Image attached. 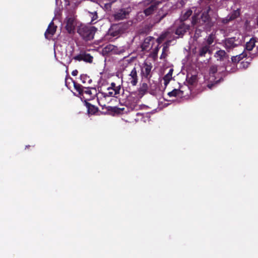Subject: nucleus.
<instances>
[{
  "mask_svg": "<svg viewBox=\"0 0 258 258\" xmlns=\"http://www.w3.org/2000/svg\"><path fill=\"white\" fill-rule=\"evenodd\" d=\"M210 11L211 8L208 7L207 10L202 13L200 19L197 18V15L194 16L192 20V25L202 27L204 29L207 30H210L215 23L210 19L209 13Z\"/></svg>",
  "mask_w": 258,
  "mask_h": 258,
  "instance_id": "obj_1",
  "label": "nucleus"
},
{
  "mask_svg": "<svg viewBox=\"0 0 258 258\" xmlns=\"http://www.w3.org/2000/svg\"><path fill=\"white\" fill-rule=\"evenodd\" d=\"M221 76L217 73V69L216 66H213L210 69L209 74L205 77L206 81H208V87L211 89L215 84L219 83L221 79Z\"/></svg>",
  "mask_w": 258,
  "mask_h": 258,
  "instance_id": "obj_2",
  "label": "nucleus"
},
{
  "mask_svg": "<svg viewBox=\"0 0 258 258\" xmlns=\"http://www.w3.org/2000/svg\"><path fill=\"white\" fill-rule=\"evenodd\" d=\"M243 37L239 35L238 36H234L225 39L223 42V45L227 51H230L234 47L241 44L242 42Z\"/></svg>",
  "mask_w": 258,
  "mask_h": 258,
  "instance_id": "obj_3",
  "label": "nucleus"
},
{
  "mask_svg": "<svg viewBox=\"0 0 258 258\" xmlns=\"http://www.w3.org/2000/svg\"><path fill=\"white\" fill-rule=\"evenodd\" d=\"M97 29L94 26H84L78 30L80 35L86 40H90L94 38Z\"/></svg>",
  "mask_w": 258,
  "mask_h": 258,
  "instance_id": "obj_4",
  "label": "nucleus"
},
{
  "mask_svg": "<svg viewBox=\"0 0 258 258\" xmlns=\"http://www.w3.org/2000/svg\"><path fill=\"white\" fill-rule=\"evenodd\" d=\"M66 29L69 33L74 32L76 26V22L74 13H69L65 20Z\"/></svg>",
  "mask_w": 258,
  "mask_h": 258,
  "instance_id": "obj_5",
  "label": "nucleus"
},
{
  "mask_svg": "<svg viewBox=\"0 0 258 258\" xmlns=\"http://www.w3.org/2000/svg\"><path fill=\"white\" fill-rule=\"evenodd\" d=\"M138 76L137 75V71L135 68H134L130 74L125 78V81L128 85H131L133 86L137 85L138 82Z\"/></svg>",
  "mask_w": 258,
  "mask_h": 258,
  "instance_id": "obj_6",
  "label": "nucleus"
},
{
  "mask_svg": "<svg viewBox=\"0 0 258 258\" xmlns=\"http://www.w3.org/2000/svg\"><path fill=\"white\" fill-rule=\"evenodd\" d=\"M152 66L150 63L145 62L141 66V75L142 77L149 79L151 77Z\"/></svg>",
  "mask_w": 258,
  "mask_h": 258,
  "instance_id": "obj_7",
  "label": "nucleus"
},
{
  "mask_svg": "<svg viewBox=\"0 0 258 258\" xmlns=\"http://www.w3.org/2000/svg\"><path fill=\"white\" fill-rule=\"evenodd\" d=\"M120 85L116 86L114 83H112L110 87L107 88V92L105 93V96L107 97H116L117 95L120 93Z\"/></svg>",
  "mask_w": 258,
  "mask_h": 258,
  "instance_id": "obj_8",
  "label": "nucleus"
},
{
  "mask_svg": "<svg viewBox=\"0 0 258 258\" xmlns=\"http://www.w3.org/2000/svg\"><path fill=\"white\" fill-rule=\"evenodd\" d=\"M74 59L78 61L83 60L85 62L91 63L93 61V57L89 53H82L75 56Z\"/></svg>",
  "mask_w": 258,
  "mask_h": 258,
  "instance_id": "obj_9",
  "label": "nucleus"
},
{
  "mask_svg": "<svg viewBox=\"0 0 258 258\" xmlns=\"http://www.w3.org/2000/svg\"><path fill=\"white\" fill-rule=\"evenodd\" d=\"M148 2H150L152 4L148 8L144 10V13L146 16L151 15L156 8L157 5L161 3V1L159 0L157 1L155 0H148Z\"/></svg>",
  "mask_w": 258,
  "mask_h": 258,
  "instance_id": "obj_10",
  "label": "nucleus"
},
{
  "mask_svg": "<svg viewBox=\"0 0 258 258\" xmlns=\"http://www.w3.org/2000/svg\"><path fill=\"white\" fill-rule=\"evenodd\" d=\"M198 53L199 56H205L207 53L211 54L212 50L209 45L202 43L199 47Z\"/></svg>",
  "mask_w": 258,
  "mask_h": 258,
  "instance_id": "obj_11",
  "label": "nucleus"
},
{
  "mask_svg": "<svg viewBox=\"0 0 258 258\" xmlns=\"http://www.w3.org/2000/svg\"><path fill=\"white\" fill-rule=\"evenodd\" d=\"M154 41V38L152 37L149 36L144 39V41L141 45V47L143 50H147L151 48L152 44Z\"/></svg>",
  "mask_w": 258,
  "mask_h": 258,
  "instance_id": "obj_12",
  "label": "nucleus"
},
{
  "mask_svg": "<svg viewBox=\"0 0 258 258\" xmlns=\"http://www.w3.org/2000/svg\"><path fill=\"white\" fill-rule=\"evenodd\" d=\"M56 27L54 26L53 21L49 24L47 29L45 33V36L47 39H50L56 31Z\"/></svg>",
  "mask_w": 258,
  "mask_h": 258,
  "instance_id": "obj_13",
  "label": "nucleus"
},
{
  "mask_svg": "<svg viewBox=\"0 0 258 258\" xmlns=\"http://www.w3.org/2000/svg\"><path fill=\"white\" fill-rule=\"evenodd\" d=\"M173 36V30L172 28L169 29L166 32L163 33L159 38L156 39L158 44H160L165 38H171Z\"/></svg>",
  "mask_w": 258,
  "mask_h": 258,
  "instance_id": "obj_14",
  "label": "nucleus"
},
{
  "mask_svg": "<svg viewBox=\"0 0 258 258\" xmlns=\"http://www.w3.org/2000/svg\"><path fill=\"white\" fill-rule=\"evenodd\" d=\"M189 26L184 23H181L178 27L176 29L175 34L178 36H182L188 29Z\"/></svg>",
  "mask_w": 258,
  "mask_h": 258,
  "instance_id": "obj_15",
  "label": "nucleus"
},
{
  "mask_svg": "<svg viewBox=\"0 0 258 258\" xmlns=\"http://www.w3.org/2000/svg\"><path fill=\"white\" fill-rule=\"evenodd\" d=\"M240 15L239 10L237 9L236 10L234 11L230 15L228 16L226 18L223 20V23H227L228 22L232 20L237 17H238Z\"/></svg>",
  "mask_w": 258,
  "mask_h": 258,
  "instance_id": "obj_16",
  "label": "nucleus"
},
{
  "mask_svg": "<svg viewBox=\"0 0 258 258\" xmlns=\"http://www.w3.org/2000/svg\"><path fill=\"white\" fill-rule=\"evenodd\" d=\"M103 52L104 53H107L109 52H111L114 54L118 53L117 47L111 44H109L105 46L103 48Z\"/></svg>",
  "mask_w": 258,
  "mask_h": 258,
  "instance_id": "obj_17",
  "label": "nucleus"
},
{
  "mask_svg": "<svg viewBox=\"0 0 258 258\" xmlns=\"http://www.w3.org/2000/svg\"><path fill=\"white\" fill-rule=\"evenodd\" d=\"M215 38V35L212 33L205 38V41L203 43L209 45V46L211 47V45L214 43Z\"/></svg>",
  "mask_w": 258,
  "mask_h": 258,
  "instance_id": "obj_18",
  "label": "nucleus"
},
{
  "mask_svg": "<svg viewBox=\"0 0 258 258\" xmlns=\"http://www.w3.org/2000/svg\"><path fill=\"white\" fill-rule=\"evenodd\" d=\"M167 95L170 97L177 96L180 97L183 95V91L175 89L172 91L168 92Z\"/></svg>",
  "mask_w": 258,
  "mask_h": 258,
  "instance_id": "obj_19",
  "label": "nucleus"
},
{
  "mask_svg": "<svg viewBox=\"0 0 258 258\" xmlns=\"http://www.w3.org/2000/svg\"><path fill=\"white\" fill-rule=\"evenodd\" d=\"M256 42L254 38H251L248 42H247L245 45V49L247 51H250L255 45Z\"/></svg>",
  "mask_w": 258,
  "mask_h": 258,
  "instance_id": "obj_20",
  "label": "nucleus"
},
{
  "mask_svg": "<svg viewBox=\"0 0 258 258\" xmlns=\"http://www.w3.org/2000/svg\"><path fill=\"white\" fill-rule=\"evenodd\" d=\"M226 53L223 50H219L217 51L215 54V57L217 60H223L226 56Z\"/></svg>",
  "mask_w": 258,
  "mask_h": 258,
  "instance_id": "obj_21",
  "label": "nucleus"
},
{
  "mask_svg": "<svg viewBox=\"0 0 258 258\" xmlns=\"http://www.w3.org/2000/svg\"><path fill=\"white\" fill-rule=\"evenodd\" d=\"M246 55H247V54H246V52L244 51L243 53H242L239 55L232 57L231 60H232V62H233L234 63H236V62H238V61H239L241 59H242L243 57H245Z\"/></svg>",
  "mask_w": 258,
  "mask_h": 258,
  "instance_id": "obj_22",
  "label": "nucleus"
},
{
  "mask_svg": "<svg viewBox=\"0 0 258 258\" xmlns=\"http://www.w3.org/2000/svg\"><path fill=\"white\" fill-rule=\"evenodd\" d=\"M137 115L138 116V120L141 119L144 122L149 121V114L148 113L145 114L138 113Z\"/></svg>",
  "mask_w": 258,
  "mask_h": 258,
  "instance_id": "obj_23",
  "label": "nucleus"
},
{
  "mask_svg": "<svg viewBox=\"0 0 258 258\" xmlns=\"http://www.w3.org/2000/svg\"><path fill=\"white\" fill-rule=\"evenodd\" d=\"M65 1L67 5L71 6L74 8L77 7L82 2V0H72L71 2L69 0H65Z\"/></svg>",
  "mask_w": 258,
  "mask_h": 258,
  "instance_id": "obj_24",
  "label": "nucleus"
},
{
  "mask_svg": "<svg viewBox=\"0 0 258 258\" xmlns=\"http://www.w3.org/2000/svg\"><path fill=\"white\" fill-rule=\"evenodd\" d=\"M80 78L82 83L83 84H90L92 82V80L87 75H81Z\"/></svg>",
  "mask_w": 258,
  "mask_h": 258,
  "instance_id": "obj_25",
  "label": "nucleus"
},
{
  "mask_svg": "<svg viewBox=\"0 0 258 258\" xmlns=\"http://www.w3.org/2000/svg\"><path fill=\"white\" fill-rule=\"evenodd\" d=\"M192 13V11L190 9H188L185 11L181 17V21H184L187 19Z\"/></svg>",
  "mask_w": 258,
  "mask_h": 258,
  "instance_id": "obj_26",
  "label": "nucleus"
},
{
  "mask_svg": "<svg viewBox=\"0 0 258 258\" xmlns=\"http://www.w3.org/2000/svg\"><path fill=\"white\" fill-rule=\"evenodd\" d=\"M89 16L91 19V23L92 24H95L96 23V20L98 18V16L96 12H94L93 13H89Z\"/></svg>",
  "mask_w": 258,
  "mask_h": 258,
  "instance_id": "obj_27",
  "label": "nucleus"
},
{
  "mask_svg": "<svg viewBox=\"0 0 258 258\" xmlns=\"http://www.w3.org/2000/svg\"><path fill=\"white\" fill-rule=\"evenodd\" d=\"M148 89V86L147 83H143L141 85V86L139 88V92L141 94H144Z\"/></svg>",
  "mask_w": 258,
  "mask_h": 258,
  "instance_id": "obj_28",
  "label": "nucleus"
},
{
  "mask_svg": "<svg viewBox=\"0 0 258 258\" xmlns=\"http://www.w3.org/2000/svg\"><path fill=\"white\" fill-rule=\"evenodd\" d=\"M111 35L113 37H117L119 34V29L117 26H114L110 31Z\"/></svg>",
  "mask_w": 258,
  "mask_h": 258,
  "instance_id": "obj_29",
  "label": "nucleus"
},
{
  "mask_svg": "<svg viewBox=\"0 0 258 258\" xmlns=\"http://www.w3.org/2000/svg\"><path fill=\"white\" fill-rule=\"evenodd\" d=\"M88 111L90 114H94L97 111V108L91 104L87 105Z\"/></svg>",
  "mask_w": 258,
  "mask_h": 258,
  "instance_id": "obj_30",
  "label": "nucleus"
},
{
  "mask_svg": "<svg viewBox=\"0 0 258 258\" xmlns=\"http://www.w3.org/2000/svg\"><path fill=\"white\" fill-rule=\"evenodd\" d=\"M170 42V41H167L166 43V44H165V45L164 46L163 49H162V53L161 56V58L165 57V56L166 55V51H167V50H168V46L169 45Z\"/></svg>",
  "mask_w": 258,
  "mask_h": 258,
  "instance_id": "obj_31",
  "label": "nucleus"
},
{
  "mask_svg": "<svg viewBox=\"0 0 258 258\" xmlns=\"http://www.w3.org/2000/svg\"><path fill=\"white\" fill-rule=\"evenodd\" d=\"M172 79V77L170 75H166L163 78L164 84L165 86H166L170 81Z\"/></svg>",
  "mask_w": 258,
  "mask_h": 258,
  "instance_id": "obj_32",
  "label": "nucleus"
},
{
  "mask_svg": "<svg viewBox=\"0 0 258 258\" xmlns=\"http://www.w3.org/2000/svg\"><path fill=\"white\" fill-rule=\"evenodd\" d=\"M73 84H74V87L75 88V89L79 93H81L82 90H83V89L82 88V86L77 84V83H76L75 82L73 81Z\"/></svg>",
  "mask_w": 258,
  "mask_h": 258,
  "instance_id": "obj_33",
  "label": "nucleus"
},
{
  "mask_svg": "<svg viewBox=\"0 0 258 258\" xmlns=\"http://www.w3.org/2000/svg\"><path fill=\"white\" fill-rule=\"evenodd\" d=\"M81 93H82L83 94H85L89 95H91L92 94V92H91V90L89 88L86 89L85 90H84L83 89Z\"/></svg>",
  "mask_w": 258,
  "mask_h": 258,
  "instance_id": "obj_34",
  "label": "nucleus"
},
{
  "mask_svg": "<svg viewBox=\"0 0 258 258\" xmlns=\"http://www.w3.org/2000/svg\"><path fill=\"white\" fill-rule=\"evenodd\" d=\"M241 68L245 69L248 67L249 63L247 61H242L241 64Z\"/></svg>",
  "mask_w": 258,
  "mask_h": 258,
  "instance_id": "obj_35",
  "label": "nucleus"
},
{
  "mask_svg": "<svg viewBox=\"0 0 258 258\" xmlns=\"http://www.w3.org/2000/svg\"><path fill=\"white\" fill-rule=\"evenodd\" d=\"M112 4V3H107V2L104 3L103 4L104 5V9H105L106 10L109 9L110 8L111 5Z\"/></svg>",
  "mask_w": 258,
  "mask_h": 258,
  "instance_id": "obj_36",
  "label": "nucleus"
},
{
  "mask_svg": "<svg viewBox=\"0 0 258 258\" xmlns=\"http://www.w3.org/2000/svg\"><path fill=\"white\" fill-rule=\"evenodd\" d=\"M120 13L117 14L115 15L116 18L118 19H122L125 17V14H123V15L122 14L121 15H120Z\"/></svg>",
  "mask_w": 258,
  "mask_h": 258,
  "instance_id": "obj_37",
  "label": "nucleus"
},
{
  "mask_svg": "<svg viewBox=\"0 0 258 258\" xmlns=\"http://www.w3.org/2000/svg\"><path fill=\"white\" fill-rule=\"evenodd\" d=\"M166 15H167V12H165L164 13H163L162 15L161 14H160L159 16L161 15V17H160V18L159 19V21H160L162 19H163Z\"/></svg>",
  "mask_w": 258,
  "mask_h": 258,
  "instance_id": "obj_38",
  "label": "nucleus"
},
{
  "mask_svg": "<svg viewBox=\"0 0 258 258\" xmlns=\"http://www.w3.org/2000/svg\"><path fill=\"white\" fill-rule=\"evenodd\" d=\"M103 3L107 2V3H113L115 1V0H103Z\"/></svg>",
  "mask_w": 258,
  "mask_h": 258,
  "instance_id": "obj_39",
  "label": "nucleus"
},
{
  "mask_svg": "<svg viewBox=\"0 0 258 258\" xmlns=\"http://www.w3.org/2000/svg\"><path fill=\"white\" fill-rule=\"evenodd\" d=\"M78 71L77 70H74L72 72V75L74 76H76L78 74Z\"/></svg>",
  "mask_w": 258,
  "mask_h": 258,
  "instance_id": "obj_40",
  "label": "nucleus"
},
{
  "mask_svg": "<svg viewBox=\"0 0 258 258\" xmlns=\"http://www.w3.org/2000/svg\"><path fill=\"white\" fill-rule=\"evenodd\" d=\"M59 11L58 10H55V17H56L57 15H59Z\"/></svg>",
  "mask_w": 258,
  "mask_h": 258,
  "instance_id": "obj_41",
  "label": "nucleus"
},
{
  "mask_svg": "<svg viewBox=\"0 0 258 258\" xmlns=\"http://www.w3.org/2000/svg\"><path fill=\"white\" fill-rule=\"evenodd\" d=\"M173 71L172 69H170L169 71V72L167 74V75H170V76L172 77Z\"/></svg>",
  "mask_w": 258,
  "mask_h": 258,
  "instance_id": "obj_42",
  "label": "nucleus"
},
{
  "mask_svg": "<svg viewBox=\"0 0 258 258\" xmlns=\"http://www.w3.org/2000/svg\"><path fill=\"white\" fill-rule=\"evenodd\" d=\"M257 24H258V20H257Z\"/></svg>",
  "mask_w": 258,
  "mask_h": 258,
  "instance_id": "obj_43",
  "label": "nucleus"
},
{
  "mask_svg": "<svg viewBox=\"0 0 258 258\" xmlns=\"http://www.w3.org/2000/svg\"><path fill=\"white\" fill-rule=\"evenodd\" d=\"M56 1L57 2V0H56Z\"/></svg>",
  "mask_w": 258,
  "mask_h": 258,
  "instance_id": "obj_44",
  "label": "nucleus"
}]
</instances>
